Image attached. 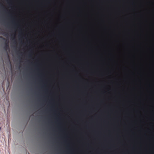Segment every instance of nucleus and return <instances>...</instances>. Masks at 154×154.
Returning a JSON list of instances; mask_svg holds the SVG:
<instances>
[{
  "label": "nucleus",
  "mask_w": 154,
  "mask_h": 154,
  "mask_svg": "<svg viewBox=\"0 0 154 154\" xmlns=\"http://www.w3.org/2000/svg\"><path fill=\"white\" fill-rule=\"evenodd\" d=\"M4 49L7 51L9 48V45L8 44H6L5 45L4 47Z\"/></svg>",
  "instance_id": "1"
},
{
  "label": "nucleus",
  "mask_w": 154,
  "mask_h": 154,
  "mask_svg": "<svg viewBox=\"0 0 154 154\" xmlns=\"http://www.w3.org/2000/svg\"><path fill=\"white\" fill-rule=\"evenodd\" d=\"M0 38H2L4 40H5V38H3L2 37V36H0Z\"/></svg>",
  "instance_id": "2"
},
{
  "label": "nucleus",
  "mask_w": 154,
  "mask_h": 154,
  "mask_svg": "<svg viewBox=\"0 0 154 154\" xmlns=\"http://www.w3.org/2000/svg\"><path fill=\"white\" fill-rule=\"evenodd\" d=\"M4 35H7V34H4Z\"/></svg>",
  "instance_id": "3"
},
{
  "label": "nucleus",
  "mask_w": 154,
  "mask_h": 154,
  "mask_svg": "<svg viewBox=\"0 0 154 154\" xmlns=\"http://www.w3.org/2000/svg\"><path fill=\"white\" fill-rule=\"evenodd\" d=\"M0 4H1V5H2V4L1 3H0Z\"/></svg>",
  "instance_id": "5"
},
{
  "label": "nucleus",
  "mask_w": 154,
  "mask_h": 154,
  "mask_svg": "<svg viewBox=\"0 0 154 154\" xmlns=\"http://www.w3.org/2000/svg\"><path fill=\"white\" fill-rule=\"evenodd\" d=\"M1 127H0V130H1Z\"/></svg>",
  "instance_id": "4"
}]
</instances>
